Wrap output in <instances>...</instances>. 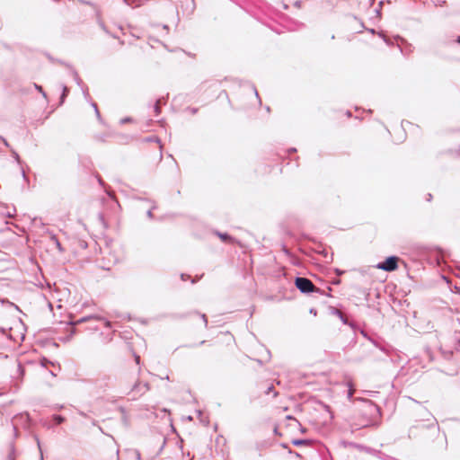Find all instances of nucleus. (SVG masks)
Returning <instances> with one entry per match:
<instances>
[{
    "instance_id": "nucleus-13",
    "label": "nucleus",
    "mask_w": 460,
    "mask_h": 460,
    "mask_svg": "<svg viewBox=\"0 0 460 460\" xmlns=\"http://www.w3.org/2000/svg\"><path fill=\"white\" fill-rule=\"evenodd\" d=\"M139 385V384H136L134 386V389L137 388Z\"/></svg>"
},
{
    "instance_id": "nucleus-9",
    "label": "nucleus",
    "mask_w": 460,
    "mask_h": 460,
    "mask_svg": "<svg viewBox=\"0 0 460 460\" xmlns=\"http://www.w3.org/2000/svg\"><path fill=\"white\" fill-rule=\"evenodd\" d=\"M55 420L58 424H60L65 420V419L62 416H56Z\"/></svg>"
},
{
    "instance_id": "nucleus-1",
    "label": "nucleus",
    "mask_w": 460,
    "mask_h": 460,
    "mask_svg": "<svg viewBox=\"0 0 460 460\" xmlns=\"http://www.w3.org/2000/svg\"><path fill=\"white\" fill-rule=\"evenodd\" d=\"M378 409L375 405H368V407L361 412V414L355 416L351 424V431L361 428H368L377 426L378 421L367 418V414L377 412Z\"/></svg>"
},
{
    "instance_id": "nucleus-3",
    "label": "nucleus",
    "mask_w": 460,
    "mask_h": 460,
    "mask_svg": "<svg viewBox=\"0 0 460 460\" xmlns=\"http://www.w3.org/2000/svg\"><path fill=\"white\" fill-rule=\"evenodd\" d=\"M398 257L391 256L385 261L378 263L376 268L385 271H394L398 268Z\"/></svg>"
},
{
    "instance_id": "nucleus-8",
    "label": "nucleus",
    "mask_w": 460,
    "mask_h": 460,
    "mask_svg": "<svg viewBox=\"0 0 460 460\" xmlns=\"http://www.w3.org/2000/svg\"><path fill=\"white\" fill-rule=\"evenodd\" d=\"M349 394H348V395H349V397L350 398V397H352V395L354 394V393H355V389L353 388V385H352V384H351V383H349Z\"/></svg>"
},
{
    "instance_id": "nucleus-5",
    "label": "nucleus",
    "mask_w": 460,
    "mask_h": 460,
    "mask_svg": "<svg viewBox=\"0 0 460 460\" xmlns=\"http://www.w3.org/2000/svg\"><path fill=\"white\" fill-rule=\"evenodd\" d=\"M190 319L192 321H199L200 322L201 325L203 327H207L208 325V318L204 314H200L198 312L192 313L189 315Z\"/></svg>"
},
{
    "instance_id": "nucleus-7",
    "label": "nucleus",
    "mask_w": 460,
    "mask_h": 460,
    "mask_svg": "<svg viewBox=\"0 0 460 460\" xmlns=\"http://www.w3.org/2000/svg\"><path fill=\"white\" fill-rule=\"evenodd\" d=\"M217 235L225 243H234V238L228 235L227 234H222V233H216Z\"/></svg>"
},
{
    "instance_id": "nucleus-6",
    "label": "nucleus",
    "mask_w": 460,
    "mask_h": 460,
    "mask_svg": "<svg viewBox=\"0 0 460 460\" xmlns=\"http://www.w3.org/2000/svg\"><path fill=\"white\" fill-rule=\"evenodd\" d=\"M261 390L263 394L268 395L272 393L274 397L278 395V393L274 390V385L271 383L262 385Z\"/></svg>"
},
{
    "instance_id": "nucleus-10",
    "label": "nucleus",
    "mask_w": 460,
    "mask_h": 460,
    "mask_svg": "<svg viewBox=\"0 0 460 460\" xmlns=\"http://www.w3.org/2000/svg\"><path fill=\"white\" fill-rule=\"evenodd\" d=\"M35 87L39 92L43 93L42 87L40 85L35 84Z\"/></svg>"
},
{
    "instance_id": "nucleus-4",
    "label": "nucleus",
    "mask_w": 460,
    "mask_h": 460,
    "mask_svg": "<svg viewBox=\"0 0 460 460\" xmlns=\"http://www.w3.org/2000/svg\"><path fill=\"white\" fill-rule=\"evenodd\" d=\"M217 342L219 343L220 341H224L226 342V344L228 346V345H231L232 343H234V336L232 335L231 332H220L218 335H217Z\"/></svg>"
},
{
    "instance_id": "nucleus-11",
    "label": "nucleus",
    "mask_w": 460,
    "mask_h": 460,
    "mask_svg": "<svg viewBox=\"0 0 460 460\" xmlns=\"http://www.w3.org/2000/svg\"><path fill=\"white\" fill-rule=\"evenodd\" d=\"M139 359H140V357L139 356H136V362L138 364L139 363Z\"/></svg>"
},
{
    "instance_id": "nucleus-12",
    "label": "nucleus",
    "mask_w": 460,
    "mask_h": 460,
    "mask_svg": "<svg viewBox=\"0 0 460 460\" xmlns=\"http://www.w3.org/2000/svg\"><path fill=\"white\" fill-rule=\"evenodd\" d=\"M157 145H158V148L161 149V145H160V142L157 140L156 141Z\"/></svg>"
},
{
    "instance_id": "nucleus-2",
    "label": "nucleus",
    "mask_w": 460,
    "mask_h": 460,
    "mask_svg": "<svg viewBox=\"0 0 460 460\" xmlns=\"http://www.w3.org/2000/svg\"><path fill=\"white\" fill-rule=\"evenodd\" d=\"M295 284L296 287L303 293L314 292L316 289L314 283L306 278H296Z\"/></svg>"
}]
</instances>
